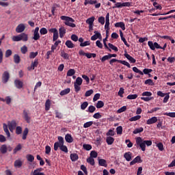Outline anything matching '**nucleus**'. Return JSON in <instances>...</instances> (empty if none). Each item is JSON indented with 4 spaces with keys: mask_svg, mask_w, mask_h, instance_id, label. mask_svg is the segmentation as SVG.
<instances>
[{
    "mask_svg": "<svg viewBox=\"0 0 175 175\" xmlns=\"http://www.w3.org/2000/svg\"><path fill=\"white\" fill-rule=\"evenodd\" d=\"M1 154H6L8 152V146L6 145H2L0 148Z\"/></svg>",
    "mask_w": 175,
    "mask_h": 175,
    "instance_id": "25",
    "label": "nucleus"
},
{
    "mask_svg": "<svg viewBox=\"0 0 175 175\" xmlns=\"http://www.w3.org/2000/svg\"><path fill=\"white\" fill-rule=\"evenodd\" d=\"M16 133L17 135H21V133H23V128H21V126H18L16 127Z\"/></svg>",
    "mask_w": 175,
    "mask_h": 175,
    "instance_id": "43",
    "label": "nucleus"
},
{
    "mask_svg": "<svg viewBox=\"0 0 175 175\" xmlns=\"http://www.w3.org/2000/svg\"><path fill=\"white\" fill-rule=\"evenodd\" d=\"M21 61V59L20 58V55L15 54L14 55V62L15 64H18Z\"/></svg>",
    "mask_w": 175,
    "mask_h": 175,
    "instance_id": "33",
    "label": "nucleus"
},
{
    "mask_svg": "<svg viewBox=\"0 0 175 175\" xmlns=\"http://www.w3.org/2000/svg\"><path fill=\"white\" fill-rule=\"evenodd\" d=\"M116 28H121L122 31H125V23L123 22H118L115 24Z\"/></svg>",
    "mask_w": 175,
    "mask_h": 175,
    "instance_id": "18",
    "label": "nucleus"
},
{
    "mask_svg": "<svg viewBox=\"0 0 175 175\" xmlns=\"http://www.w3.org/2000/svg\"><path fill=\"white\" fill-rule=\"evenodd\" d=\"M65 44L68 49H73L75 47V44L70 40H67Z\"/></svg>",
    "mask_w": 175,
    "mask_h": 175,
    "instance_id": "32",
    "label": "nucleus"
},
{
    "mask_svg": "<svg viewBox=\"0 0 175 175\" xmlns=\"http://www.w3.org/2000/svg\"><path fill=\"white\" fill-rule=\"evenodd\" d=\"M98 157V152H96V151L95 150H92L90 152V158H96Z\"/></svg>",
    "mask_w": 175,
    "mask_h": 175,
    "instance_id": "49",
    "label": "nucleus"
},
{
    "mask_svg": "<svg viewBox=\"0 0 175 175\" xmlns=\"http://www.w3.org/2000/svg\"><path fill=\"white\" fill-rule=\"evenodd\" d=\"M23 118L27 122V124H29V122H31V116H29V111L25 109L23 110Z\"/></svg>",
    "mask_w": 175,
    "mask_h": 175,
    "instance_id": "6",
    "label": "nucleus"
},
{
    "mask_svg": "<svg viewBox=\"0 0 175 175\" xmlns=\"http://www.w3.org/2000/svg\"><path fill=\"white\" fill-rule=\"evenodd\" d=\"M12 50L8 49L5 51V58H9V57H10V55H12Z\"/></svg>",
    "mask_w": 175,
    "mask_h": 175,
    "instance_id": "58",
    "label": "nucleus"
},
{
    "mask_svg": "<svg viewBox=\"0 0 175 175\" xmlns=\"http://www.w3.org/2000/svg\"><path fill=\"white\" fill-rule=\"evenodd\" d=\"M92 124H94V122L92 121L87 122L83 124V128H90Z\"/></svg>",
    "mask_w": 175,
    "mask_h": 175,
    "instance_id": "51",
    "label": "nucleus"
},
{
    "mask_svg": "<svg viewBox=\"0 0 175 175\" xmlns=\"http://www.w3.org/2000/svg\"><path fill=\"white\" fill-rule=\"evenodd\" d=\"M62 144H64V137L59 136L58 137V142L54 144L55 151H57L58 148H59V146H62Z\"/></svg>",
    "mask_w": 175,
    "mask_h": 175,
    "instance_id": "5",
    "label": "nucleus"
},
{
    "mask_svg": "<svg viewBox=\"0 0 175 175\" xmlns=\"http://www.w3.org/2000/svg\"><path fill=\"white\" fill-rule=\"evenodd\" d=\"M106 142L108 144V146H111V144L114 143V138L111 136L107 137Z\"/></svg>",
    "mask_w": 175,
    "mask_h": 175,
    "instance_id": "21",
    "label": "nucleus"
},
{
    "mask_svg": "<svg viewBox=\"0 0 175 175\" xmlns=\"http://www.w3.org/2000/svg\"><path fill=\"white\" fill-rule=\"evenodd\" d=\"M92 94H94V90H88L85 94V96L86 97L91 96Z\"/></svg>",
    "mask_w": 175,
    "mask_h": 175,
    "instance_id": "60",
    "label": "nucleus"
},
{
    "mask_svg": "<svg viewBox=\"0 0 175 175\" xmlns=\"http://www.w3.org/2000/svg\"><path fill=\"white\" fill-rule=\"evenodd\" d=\"M144 84H147L148 85H154V82L152 79H147L145 81Z\"/></svg>",
    "mask_w": 175,
    "mask_h": 175,
    "instance_id": "59",
    "label": "nucleus"
},
{
    "mask_svg": "<svg viewBox=\"0 0 175 175\" xmlns=\"http://www.w3.org/2000/svg\"><path fill=\"white\" fill-rule=\"evenodd\" d=\"M116 132L118 135H122V126H119L116 128Z\"/></svg>",
    "mask_w": 175,
    "mask_h": 175,
    "instance_id": "56",
    "label": "nucleus"
},
{
    "mask_svg": "<svg viewBox=\"0 0 175 175\" xmlns=\"http://www.w3.org/2000/svg\"><path fill=\"white\" fill-rule=\"evenodd\" d=\"M108 46L110 49H111V50H113L114 51H118V48H117V46L113 45V44L109 43Z\"/></svg>",
    "mask_w": 175,
    "mask_h": 175,
    "instance_id": "52",
    "label": "nucleus"
},
{
    "mask_svg": "<svg viewBox=\"0 0 175 175\" xmlns=\"http://www.w3.org/2000/svg\"><path fill=\"white\" fill-rule=\"evenodd\" d=\"M29 132V130L28 129V128H25L23 133V137H22L23 140H25L27 139V136L28 135Z\"/></svg>",
    "mask_w": 175,
    "mask_h": 175,
    "instance_id": "30",
    "label": "nucleus"
},
{
    "mask_svg": "<svg viewBox=\"0 0 175 175\" xmlns=\"http://www.w3.org/2000/svg\"><path fill=\"white\" fill-rule=\"evenodd\" d=\"M26 158L29 162H33V159H35L32 154H27Z\"/></svg>",
    "mask_w": 175,
    "mask_h": 175,
    "instance_id": "48",
    "label": "nucleus"
},
{
    "mask_svg": "<svg viewBox=\"0 0 175 175\" xmlns=\"http://www.w3.org/2000/svg\"><path fill=\"white\" fill-rule=\"evenodd\" d=\"M9 79H10V75L9 72L8 71L4 72L2 76V82L4 84H6V83L9 81Z\"/></svg>",
    "mask_w": 175,
    "mask_h": 175,
    "instance_id": "7",
    "label": "nucleus"
},
{
    "mask_svg": "<svg viewBox=\"0 0 175 175\" xmlns=\"http://www.w3.org/2000/svg\"><path fill=\"white\" fill-rule=\"evenodd\" d=\"M142 118V116L139 115H137L134 117H132L129 119V121H131V122L133 121H138V120H140Z\"/></svg>",
    "mask_w": 175,
    "mask_h": 175,
    "instance_id": "35",
    "label": "nucleus"
},
{
    "mask_svg": "<svg viewBox=\"0 0 175 175\" xmlns=\"http://www.w3.org/2000/svg\"><path fill=\"white\" fill-rule=\"evenodd\" d=\"M38 64L39 62H38V60H34V62L31 63V67H28V70H33V69L38 66Z\"/></svg>",
    "mask_w": 175,
    "mask_h": 175,
    "instance_id": "20",
    "label": "nucleus"
},
{
    "mask_svg": "<svg viewBox=\"0 0 175 175\" xmlns=\"http://www.w3.org/2000/svg\"><path fill=\"white\" fill-rule=\"evenodd\" d=\"M65 140L67 143H73V137L70 134H66L65 136Z\"/></svg>",
    "mask_w": 175,
    "mask_h": 175,
    "instance_id": "22",
    "label": "nucleus"
},
{
    "mask_svg": "<svg viewBox=\"0 0 175 175\" xmlns=\"http://www.w3.org/2000/svg\"><path fill=\"white\" fill-rule=\"evenodd\" d=\"M126 111V106H123L118 110V113H124Z\"/></svg>",
    "mask_w": 175,
    "mask_h": 175,
    "instance_id": "64",
    "label": "nucleus"
},
{
    "mask_svg": "<svg viewBox=\"0 0 175 175\" xmlns=\"http://www.w3.org/2000/svg\"><path fill=\"white\" fill-rule=\"evenodd\" d=\"M88 107V102L85 101L81 105V110H85Z\"/></svg>",
    "mask_w": 175,
    "mask_h": 175,
    "instance_id": "44",
    "label": "nucleus"
},
{
    "mask_svg": "<svg viewBox=\"0 0 175 175\" xmlns=\"http://www.w3.org/2000/svg\"><path fill=\"white\" fill-rule=\"evenodd\" d=\"M165 116H167L168 117H172V118H175V112H169L165 113Z\"/></svg>",
    "mask_w": 175,
    "mask_h": 175,
    "instance_id": "63",
    "label": "nucleus"
},
{
    "mask_svg": "<svg viewBox=\"0 0 175 175\" xmlns=\"http://www.w3.org/2000/svg\"><path fill=\"white\" fill-rule=\"evenodd\" d=\"M75 73H76V70H75V69H70V70H68V71L67 72V76H68V77H72V76H73Z\"/></svg>",
    "mask_w": 175,
    "mask_h": 175,
    "instance_id": "41",
    "label": "nucleus"
},
{
    "mask_svg": "<svg viewBox=\"0 0 175 175\" xmlns=\"http://www.w3.org/2000/svg\"><path fill=\"white\" fill-rule=\"evenodd\" d=\"M119 64H122V65H124L125 66H127V68H131V64L125 60H119Z\"/></svg>",
    "mask_w": 175,
    "mask_h": 175,
    "instance_id": "38",
    "label": "nucleus"
},
{
    "mask_svg": "<svg viewBox=\"0 0 175 175\" xmlns=\"http://www.w3.org/2000/svg\"><path fill=\"white\" fill-rule=\"evenodd\" d=\"M51 106V101L49 99L46 100L45 103V110H46V111H49V110H50Z\"/></svg>",
    "mask_w": 175,
    "mask_h": 175,
    "instance_id": "27",
    "label": "nucleus"
},
{
    "mask_svg": "<svg viewBox=\"0 0 175 175\" xmlns=\"http://www.w3.org/2000/svg\"><path fill=\"white\" fill-rule=\"evenodd\" d=\"M88 163H90L92 166H94L95 165V159L92 157H89L87 159Z\"/></svg>",
    "mask_w": 175,
    "mask_h": 175,
    "instance_id": "34",
    "label": "nucleus"
},
{
    "mask_svg": "<svg viewBox=\"0 0 175 175\" xmlns=\"http://www.w3.org/2000/svg\"><path fill=\"white\" fill-rule=\"evenodd\" d=\"M23 166V161H21V160H16L14 162V167H18L20 168Z\"/></svg>",
    "mask_w": 175,
    "mask_h": 175,
    "instance_id": "31",
    "label": "nucleus"
},
{
    "mask_svg": "<svg viewBox=\"0 0 175 175\" xmlns=\"http://www.w3.org/2000/svg\"><path fill=\"white\" fill-rule=\"evenodd\" d=\"M8 126L10 132H13V131L17 127V122L14 120L12 121H8Z\"/></svg>",
    "mask_w": 175,
    "mask_h": 175,
    "instance_id": "4",
    "label": "nucleus"
},
{
    "mask_svg": "<svg viewBox=\"0 0 175 175\" xmlns=\"http://www.w3.org/2000/svg\"><path fill=\"white\" fill-rule=\"evenodd\" d=\"M21 51L22 53V54H27V53H28V47L25 45H24L23 46H22L21 48Z\"/></svg>",
    "mask_w": 175,
    "mask_h": 175,
    "instance_id": "37",
    "label": "nucleus"
},
{
    "mask_svg": "<svg viewBox=\"0 0 175 175\" xmlns=\"http://www.w3.org/2000/svg\"><path fill=\"white\" fill-rule=\"evenodd\" d=\"M12 39L13 42H20V41H21V38H20V35L14 36Z\"/></svg>",
    "mask_w": 175,
    "mask_h": 175,
    "instance_id": "57",
    "label": "nucleus"
},
{
    "mask_svg": "<svg viewBox=\"0 0 175 175\" xmlns=\"http://www.w3.org/2000/svg\"><path fill=\"white\" fill-rule=\"evenodd\" d=\"M133 70L135 73H139V75H141L142 76H143L144 75V73L142 70H139V68H137V67H133Z\"/></svg>",
    "mask_w": 175,
    "mask_h": 175,
    "instance_id": "40",
    "label": "nucleus"
},
{
    "mask_svg": "<svg viewBox=\"0 0 175 175\" xmlns=\"http://www.w3.org/2000/svg\"><path fill=\"white\" fill-rule=\"evenodd\" d=\"M135 142L137 146H139L140 147L142 151H146V146L150 147V146L152 145V141L144 140L140 137H138L135 139Z\"/></svg>",
    "mask_w": 175,
    "mask_h": 175,
    "instance_id": "1",
    "label": "nucleus"
},
{
    "mask_svg": "<svg viewBox=\"0 0 175 175\" xmlns=\"http://www.w3.org/2000/svg\"><path fill=\"white\" fill-rule=\"evenodd\" d=\"M94 21H95V16H92L90 18H88L86 20V24H88L89 25H94Z\"/></svg>",
    "mask_w": 175,
    "mask_h": 175,
    "instance_id": "24",
    "label": "nucleus"
},
{
    "mask_svg": "<svg viewBox=\"0 0 175 175\" xmlns=\"http://www.w3.org/2000/svg\"><path fill=\"white\" fill-rule=\"evenodd\" d=\"M69 92H70V88H66L60 92V95H61V96H64V95H68V94H69Z\"/></svg>",
    "mask_w": 175,
    "mask_h": 175,
    "instance_id": "28",
    "label": "nucleus"
},
{
    "mask_svg": "<svg viewBox=\"0 0 175 175\" xmlns=\"http://www.w3.org/2000/svg\"><path fill=\"white\" fill-rule=\"evenodd\" d=\"M61 57H62V58H64V59H69V54L64 51L61 53Z\"/></svg>",
    "mask_w": 175,
    "mask_h": 175,
    "instance_id": "47",
    "label": "nucleus"
},
{
    "mask_svg": "<svg viewBox=\"0 0 175 175\" xmlns=\"http://www.w3.org/2000/svg\"><path fill=\"white\" fill-rule=\"evenodd\" d=\"M98 23L101 24V25H105V17L100 16L98 20Z\"/></svg>",
    "mask_w": 175,
    "mask_h": 175,
    "instance_id": "54",
    "label": "nucleus"
},
{
    "mask_svg": "<svg viewBox=\"0 0 175 175\" xmlns=\"http://www.w3.org/2000/svg\"><path fill=\"white\" fill-rule=\"evenodd\" d=\"M157 121H158V118L154 116V117H152L151 118L148 119L146 121V124H147V125H151L152 124H155V122H157Z\"/></svg>",
    "mask_w": 175,
    "mask_h": 175,
    "instance_id": "12",
    "label": "nucleus"
},
{
    "mask_svg": "<svg viewBox=\"0 0 175 175\" xmlns=\"http://www.w3.org/2000/svg\"><path fill=\"white\" fill-rule=\"evenodd\" d=\"M60 18L61 20L64 21L65 25H67L68 27H70L71 28H75L76 24L73 23H75V19H73V18H70L66 16H62Z\"/></svg>",
    "mask_w": 175,
    "mask_h": 175,
    "instance_id": "2",
    "label": "nucleus"
},
{
    "mask_svg": "<svg viewBox=\"0 0 175 175\" xmlns=\"http://www.w3.org/2000/svg\"><path fill=\"white\" fill-rule=\"evenodd\" d=\"M94 33L95 34L91 37V40H96V39H100L102 38V35L100 32L95 31Z\"/></svg>",
    "mask_w": 175,
    "mask_h": 175,
    "instance_id": "11",
    "label": "nucleus"
},
{
    "mask_svg": "<svg viewBox=\"0 0 175 175\" xmlns=\"http://www.w3.org/2000/svg\"><path fill=\"white\" fill-rule=\"evenodd\" d=\"M98 165L100 166H104V167H107V161L103 159H98Z\"/></svg>",
    "mask_w": 175,
    "mask_h": 175,
    "instance_id": "17",
    "label": "nucleus"
},
{
    "mask_svg": "<svg viewBox=\"0 0 175 175\" xmlns=\"http://www.w3.org/2000/svg\"><path fill=\"white\" fill-rule=\"evenodd\" d=\"M70 159L72 161V162H76L77 159H79V155L76 153H72L70 154Z\"/></svg>",
    "mask_w": 175,
    "mask_h": 175,
    "instance_id": "26",
    "label": "nucleus"
},
{
    "mask_svg": "<svg viewBox=\"0 0 175 175\" xmlns=\"http://www.w3.org/2000/svg\"><path fill=\"white\" fill-rule=\"evenodd\" d=\"M100 98V94L97 93L94 96L93 102H96Z\"/></svg>",
    "mask_w": 175,
    "mask_h": 175,
    "instance_id": "61",
    "label": "nucleus"
},
{
    "mask_svg": "<svg viewBox=\"0 0 175 175\" xmlns=\"http://www.w3.org/2000/svg\"><path fill=\"white\" fill-rule=\"evenodd\" d=\"M59 38H64L65 34L66 33V29L65 27H62L59 29Z\"/></svg>",
    "mask_w": 175,
    "mask_h": 175,
    "instance_id": "15",
    "label": "nucleus"
},
{
    "mask_svg": "<svg viewBox=\"0 0 175 175\" xmlns=\"http://www.w3.org/2000/svg\"><path fill=\"white\" fill-rule=\"evenodd\" d=\"M59 148H60L61 151H63V152H68V147L66 146L64 144L59 145Z\"/></svg>",
    "mask_w": 175,
    "mask_h": 175,
    "instance_id": "42",
    "label": "nucleus"
},
{
    "mask_svg": "<svg viewBox=\"0 0 175 175\" xmlns=\"http://www.w3.org/2000/svg\"><path fill=\"white\" fill-rule=\"evenodd\" d=\"M137 98V94H130L127 96V99H136Z\"/></svg>",
    "mask_w": 175,
    "mask_h": 175,
    "instance_id": "62",
    "label": "nucleus"
},
{
    "mask_svg": "<svg viewBox=\"0 0 175 175\" xmlns=\"http://www.w3.org/2000/svg\"><path fill=\"white\" fill-rule=\"evenodd\" d=\"M38 51L37 52H31L29 54V58H31V59L35 58L36 57L38 56Z\"/></svg>",
    "mask_w": 175,
    "mask_h": 175,
    "instance_id": "50",
    "label": "nucleus"
},
{
    "mask_svg": "<svg viewBox=\"0 0 175 175\" xmlns=\"http://www.w3.org/2000/svg\"><path fill=\"white\" fill-rule=\"evenodd\" d=\"M144 131V129H143V127H140L135 129L133 133H134V135H137V133H142V132H143Z\"/></svg>",
    "mask_w": 175,
    "mask_h": 175,
    "instance_id": "36",
    "label": "nucleus"
},
{
    "mask_svg": "<svg viewBox=\"0 0 175 175\" xmlns=\"http://www.w3.org/2000/svg\"><path fill=\"white\" fill-rule=\"evenodd\" d=\"M157 147L159 148V151H163L164 148H163V144L161 142H159L157 144Z\"/></svg>",
    "mask_w": 175,
    "mask_h": 175,
    "instance_id": "55",
    "label": "nucleus"
},
{
    "mask_svg": "<svg viewBox=\"0 0 175 175\" xmlns=\"http://www.w3.org/2000/svg\"><path fill=\"white\" fill-rule=\"evenodd\" d=\"M74 84H76L77 85H81L83 84V79L80 77H78L76 79V81L74 83Z\"/></svg>",
    "mask_w": 175,
    "mask_h": 175,
    "instance_id": "29",
    "label": "nucleus"
},
{
    "mask_svg": "<svg viewBox=\"0 0 175 175\" xmlns=\"http://www.w3.org/2000/svg\"><path fill=\"white\" fill-rule=\"evenodd\" d=\"M23 31H25V25H24V23H21L16 27V32L17 33H21Z\"/></svg>",
    "mask_w": 175,
    "mask_h": 175,
    "instance_id": "8",
    "label": "nucleus"
},
{
    "mask_svg": "<svg viewBox=\"0 0 175 175\" xmlns=\"http://www.w3.org/2000/svg\"><path fill=\"white\" fill-rule=\"evenodd\" d=\"M133 160L135 163H142V162H143L140 156H137Z\"/></svg>",
    "mask_w": 175,
    "mask_h": 175,
    "instance_id": "46",
    "label": "nucleus"
},
{
    "mask_svg": "<svg viewBox=\"0 0 175 175\" xmlns=\"http://www.w3.org/2000/svg\"><path fill=\"white\" fill-rule=\"evenodd\" d=\"M40 38V35L39 34V27H37L34 29L33 39L34 40H39Z\"/></svg>",
    "mask_w": 175,
    "mask_h": 175,
    "instance_id": "10",
    "label": "nucleus"
},
{
    "mask_svg": "<svg viewBox=\"0 0 175 175\" xmlns=\"http://www.w3.org/2000/svg\"><path fill=\"white\" fill-rule=\"evenodd\" d=\"M19 38L21 40H23V42H27L28 41V35L25 33H22L19 34Z\"/></svg>",
    "mask_w": 175,
    "mask_h": 175,
    "instance_id": "16",
    "label": "nucleus"
},
{
    "mask_svg": "<svg viewBox=\"0 0 175 175\" xmlns=\"http://www.w3.org/2000/svg\"><path fill=\"white\" fill-rule=\"evenodd\" d=\"M8 124L6 123H4L3 124V128L5 133L7 135V137H10V132H9V129H8Z\"/></svg>",
    "mask_w": 175,
    "mask_h": 175,
    "instance_id": "19",
    "label": "nucleus"
},
{
    "mask_svg": "<svg viewBox=\"0 0 175 175\" xmlns=\"http://www.w3.org/2000/svg\"><path fill=\"white\" fill-rule=\"evenodd\" d=\"M95 110H96V108H95L94 105H90L89 106L88 110H87V111H89V113H94Z\"/></svg>",
    "mask_w": 175,
    "mask_h": 175,
    "instance_id": "53",
    "label": "nucleus"
},
{
    "mask_svg": "<svg viewBox=\"0 0 175 175\" xmlns=\"http://www.w3.org/2000/svg\"><path fill=\"white\" fill-rule=\"evenodd\" d=\"M124 158L126 159V161H127V162L131 161L132 160V152H125L124 154Z\"/></svg>",
    "mask_w": 175,
    "mask_h": 175,
    "instance_id": "13",
    "label": "nucleus"
},
{
    "mask_svg": "<svg viewBox=\"0 0 175 175\" xmlns=\"http://www.w3.org/2000/svg\"><path fill=\"white\" fill-rule=\"evenodd\" d=\"M124 57H126L129 59V61H130V62H131V64H135L136 62V59L135 58L132 57V56H131L128 53H124Z\"/></svg>",
    "mask_w": 175,
    "mask_h": 175,
    "instance_id": "23",
    "label": "nucleus"
},
{
    "mask_svg": "<svg viewBox=\"0 0 175 175\" xmlns=\"http://www.w3.org/2000/svg\"><path fill=\"white\" fill-rule=\"evenodd\" d=\"M83 147L84 148V150H86V151H90V150L92 149V146L90 145V144H83Z\"/></svg>",
    "mask_w": 175,
    "mask_h": 175,
    "instance_id": "45",
    "label": "nucleus"
},
{
    "mask_svg": "<svg viewBox=\"0 0 175 175\" xmlns=\"http://www.w3.org/2000/svg\"><path fill=\"white\" fill-rule=\"evenodd\" d=\"M51 32H53V42H55V40L58 39V30H57V29H51Z\"/></svg>",
    "mask_w": 175,
    "mask_h": 175,
    "instance_id": "14",
    "label": "nucleus"
},
{
    "mask_svg": "<svg viewBox=\"0 0 175 175\" xmlns=\"http://www.w3.org/2000/svg\"><path fill=\"white\" fill-rule=\"evenodd\" d=\"M14 83L15 87L18 88V90H21V88L24 87V82L21 81L20 79H16Z\"/></svg>",
    "mask_w": 175,
    "mask_h": 175,
    "instance_id": "9",
    "label": "nucleus"
},
{
    "mask_svg": "<svg viewBox=\"0 0 175 175\" xmlns=\"http://www.w3.org/2000/svg\"><path fill=\"white\" fill-rule=\"evenodd\" d=\"M148 45L150 47V50H155V49H161V50H165L166 47L167 46V44H164L163 46H161L159 44H158V42H152V41H148Z\"/></svg>",
    "mask_w": 175,
    "mask_h": 175,
    "instance_id": "3",
    "label": "nucleus"
},
{
    "mask_svg": "<svg viewBox=\"0 0 175 175\" xmlns=\"http://www.w3.org/2000/svg\"><path fill=\"white\" fill-rule=\"evenodd\" d=\"M96 106L97 109H102V107H103V106H105V103H103V101L99 100L96 103Z\"/></svg>",
    "mask_w": 175,
    "mask_h": 175,
    "instance_id": "39",
    "label": "nucleus"
}]
</instances>
